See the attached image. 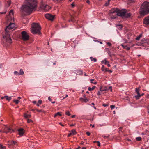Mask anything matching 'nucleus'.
<instances>
[{"label":"nucleus","instance_id":"19","mask_svg":"<svg viewBox=\"0 0 149 149\" xmlns=\"http://www.w3.org/2000/svg\"><path fill=\"white\" fill-rule=\"evenodd\" d=\"M13 12L12 10H11L9 13V15L11 17L12 16H13Z\"/></svg>","mask_w":149,"mask_h":149},{"label":"nucleus","instance_id":"54","mask_svg":"<svg viewBox=\"0 0 149 149\" xmlns=\"http://www.w3.org/2000/svg\"><path fill=\"white\" fill-rule=\"evenodd\" d=\"M104 91H108L109 90V89H107V88H105L104 89Z\"/></svg>","mask_w":149,"mask_h":149},{"label":"nucleus","instance_id":"33","mask_svg":"<svg viewBox=\"0 0 149 149\" xmlns=\"http://www.w3.org/2000/svg\"><path fill=\"white\" fill-rule=\"evenodd\" d=\"M115 107V106L113 105H111L110 106V107L111 108V109L112 110Z\"/></svg>","mask_w":149,"mask_h":149},{"label":"nucleus","instance_id":"13","mask_svg":"<svg viewBox=\"0 0 149 149\" xmlns=\"http://www.w3.org/2000/svg\"><path fill=\"white\" fill-rule=\"evenodd\" d=\"M18 134L20 136H22L24 133V129L20 128L18 130Z\"/></svg>","mask_w":149,"mask_h":149},{"label":"nucleus","instance_id":"37","mask_svg":"<svg viewBox=\"0 0 149 149\" xmlns=\"http://www.w3.org/2000/svg\"><path fill=\"white\" fill-rule=\"evenodd\" d=\"M125 49H126L127 50H129L130 49V48L129 47H127V46H126V47H125Z\"/></svg>","mask_w":149,"mask_h":149},{"label":"nucleus","instance_id":"42","mask_svg":"<svg viewBox=\"0 0 149 149\" xmlns=\"http://www.w3.org/2000/svg\"><path fill=\"white\" fill-rule=\"evenodd\" d=\"M97 145L98 146H100V142L99 141H97Z\"/></svg>","mask_w":149,"mask_h":149},{"label":"nucleus","instance_id":"26","mask_svg":"<svg viewBox=\"0 0 149 149\" xmlns=\"http://www.w3.org/2000/svg\"><path fill=\"white\" fill-rule=\"evenodd\" d=\"M61 116V114L59 112H58L57 113H56L54 115V117H56L57 116Z\"/></svg>","mask_w":149,"mask_h":149},{"label":"nucleus","instance_id":"24","mask_svg":"<svg viewBox=\"0 0 149 149\" xmlns=\"http://www.w3.org/2000/svg\"><path fill=\"white\" fill-rule=\"evenodd\" d=\"M90 58L91 61H93L94 62H96L97 61V60L95 58H93L92 57H91Z\"/></svg>","mask_w":149,"mask_h":149},{"label":"nucleus","instance_id":"34","mask_svg":"<svg viewBox=\"0 0 149 149\" xmlns=\"http://www.w3.org/2000/svg\"><path fill=\"white\" fill-rule=\"evenodd\" d=\"M109 2L107 1V2H106V3H105V6H108L109 5Z\"/></svg>","mask_w":149,"mask_h":149},{"label":"nucleus","instance_id":"61","mask_svg":"<svg viewBox=\"0 0 149 149\" xmlns=\"http://www.w3.org/2000/svg\"><path fill=\"white\" fill-rule=\"evenodd\" d=\"M59 124L62 126H64V125H63L61 123H60Z\"/></svg>","mask_w":149,"mask_h":149},{"label":"nucleus","instance_id":"21","mask_svg":"<svg viewBox=\"0 0 149 149\" xmlns=\"http://www.w3.org/2000/svg\"><path fill=\"white\" fill-rule=\"evenodd\" d=\"M24 116L25 118H27L30 117L31 116V115L29 114H25L24 115Z\"/></svg>","mask_w":149,"mask_h":149},{"label":"nucleus","instance_id":"38","mask_svg":"<svg viewBox=\"0 0 149 149\" xmlns=\"http://www.w3.org/2000/svg\"><path fill=\"white\" fill-rule=\"evenodd\" d=\"M27 122L28 123H30L31 122H32V121L31 120V119H28L27 120Z\"/></svg>","mask_w":149,"mask_h":149},{"label":"nucleus","instance_id":"31","mask_svg":"<svg viewBox=\"0 0 149 149\" xmlns=\"http://www.w3.org/2000/svg\"><path fill=\"white\" fill-rule=\"evenodd\" d=\"M7 3L8 4V6L9 7V6H10V5L11 3V1L10 0L8 1L7 2Z\"/></svg>","mask_w":149,"mask_h":149},{"label":"nucleus","instance_id":"60","mask_svg":"<svg viewBox=\"0 0 149 149\" xmlns=\"http://www.w3.org/2000/svg\"><path fill=\"white\" fill-rule=\"evenodd\" d=\"M32 102H33V103L34 104H36V101H33Z\"/></svg>","mask_w":149,"mask_h":149},{"label":"nucleus","instance_id":"2","mask_svg":"<svg viewBox=\"0 0 149 149\" xmlns=\"http://www.w3.org/2000/svg\"><path fill=\"white\" fill-rule=\"evenodd\" d=\"M16 28L15 24L10 23L5 29V34L3 36V42L6 46H8L12 42V40L10 38V34L9 33V30H14Z\"/></svg>","mask_w":149,"mask_h":149},{"label":"nucleus","instance_id":"7","mask_svg":"<svg viewBox=\"0 0 149 149\" xmlns=\"http://www.w3.org/2000/svg\"><path fill=\"white\" fill-rule=\"evenodd\" d=\"M4 126L5 127L3 128L4 130L3 132L7 133H11L14 132V131L13 130L11 129L10 128L5 125Z\"/></svg>","mask_w":149,"mask_h":149},{"label":"nucleus","instance_id":"11","mask_svg":"<svg viewBox=\"0 0 149 149\" xmlns=\"http://www.w3.org/2000/svg\"><path fill=\"white\" fill-rule=\"evenodd\" d=\"M45 16L47 19L51 21L53 20L54 18V16L49 14H45Z\"/></svg>","mask_w":149,"mask_h":149},{"label":"nucleus","instance_id":"18","mask_svg":"<svg viewBox=\"0 0 149 149\" xmlns=\"http://www.w3.org/2000/svg\"><path fill=\"white\" fill-rule=\"evenodd\" d=\"M142 36V34H141L135 38V39L137 40H139Z\"/></svg>","mask_w":149,"mask_h":149},{"label":"nucleus","instance_id":"44","mask_svg":"<svg viewBox=\"0 0 149 149\" xmlns=\"http://www.w3.org/2000/svg\"><path fill=\"white\" fill-rule=\"evenodd\" d=\"M86 134L88 135V136H90V132H86Z\"/></svg>","mask_w":149,"mask_h":149},{"label":"nucleus","instance_id":"16","mask_svg":"<svg viewBox=\"0 0 149 149\" xmlns=\"http://www.w3.org/2000/svg\"><path fill=\"white\" fill-rule=\"evenodd\" d=\"M71 133L72 135H74L76 134L77 133V132L75 131V130L74 129L72 130L70 132Z\"/></svg>","mask_w":149,"mask_h":149},{"label":"nucleus","instance_id":"49","mask_svg":"<svg viewBox=\"0 0 149 149\" xmlns=\"http://www.w3.org/2000/svg\"><path fill=\"white\" fill-rule=\"evenodd\" d=\"M94 80V79H91L90 80L91 82L93 83V81Z\"/></svg>","mask_w":149,"mask_h":149},{"label":"nucleus","instance_id":"63","mask_svg":"<svg viewBox=\"0 0 149 149\" xmlns=\"http://www.w3.org/2000/svg\"><path fill=\"white\" fill-rule=\"evenodd\" d=\"M74 124H71V125H70V126H74Z\"/></svg>","mask_w":149,"mask_h":149},{"label":"nucleus","instance_id":"64","mask_svg":"<svg viewBox=\"0 0 149 149\" xmlns=\"http://www.w3.org/2000/svg\"><path fill=\"white\" fill-rule=\"evenodd\" d=\"M82 149H86V148L85 147H83L82 148Z\"/></svg>","mask_w":149,"mask_h":149},{"label":"nucleus","instance_id":"32","mask_svg":"<svg viewBox=\"0 0 149 149\" xmlns=\"http://www.w3.org/2000/svg\"><path fill=\"white\" fill-rule=\"evenodd\" d=\"M14 74L15 75H19V72L17 71H15L14 72Z\"/></svg>","mask_w":149,"mask_h":149},{"label":"nucleus","instance_id":"58","mask_svg":"<svg viewBox=\"0 0 149 149\" xmlns=\"http://www.w3.org/2000/svg\"><path fill=\"white\" fill-rule=\"evenodd\" d=\"M90 126H92V127H94V125H92L91 124L90 125Z\"/></svg>","mask_w":149,"mask_h":149},{"label":"nucleus","instance_id":"25","mask_svg":"<svg viewBox=\"0 0 149 149\" xmlns=\"http://www.w3.org/2000/svg\"><path fill=\"white\" fill-rule=\"evenodd\" d=\"M5 146H3L2 145L0 144V149H6Z\"/></svg>","mask_w":149,"mask_h":149},{"label":"nucleus","instance_id":"56","mask_svg":"<svg viewBox=\"0 0 149 149\" xmlns=\"http://www.w3.org/2000/svg\"><path fill=\"white\" fill-rule=\"evenodd\" d=\"M68 96V95H66L65 97L63 98V99H64L67 97Z\"/></svg>","mask_w":149,"mask_h":149},{"label":"nucleus","instance_id":"29","mask_svg":"<svg viewBox=\"0 0 149 149\" xmlns=\"http://www.w3.org/2000/svg\"><path fill=\"white\" fill-rule=\"evenodd\" d=\"M65 114L68 116H70V114L69 111H66L65 112Z\"/></svg>","mask_w":149,"mask_h":149},{"label":"nucleus","instance_id":"47","mask_svg":"<svg viewBox=\"0 0 149 149\" xmlns=\"http://www.w3.org/2000/svg\"><path fill=\"white\" fill-rule=\"evenodd\" d=\"M104 107H106L107 106H108V104H103L102 105Z\"/></svg>","mask_w":149,"mask_h":149},{"label":"nucleus","instance_id":"39","mask_svg":"<svg viewBox=\"0 0 149 149\" xmlns=\"http://www.w3.org/2000/svg\"><path fill=\"white\" fill-rule=\"evenodd\" d=\"M106 44L109 46H111V44L109 42H107Z\"/></svg>","mask_w":149,"mask_h":149},{"label":"nucleus","instance_id":"40","mask_svg":"<svg viewBox=\"0 0 149 149\" xmlns=\"http://www.w3.org/2000/svg\"><path fill=\"white\" fill-rule=\"evenodd\" d=\"M35 110L39 112H41L42 111V110H39L37 109H35Z\"/></svg>","mask_w":149,"mask_h":149},{"label":"nucleus","instance_id":"35","mask_svg":"<svg viewBox=\"0 0 149 149\" xmlns=\"http://www.w3.org/2000/svg\"><path fill=\"white\" fill-rule=\"evenodd\" d=\"M107 89H109V90H110L111 92L112 91V87L111 86H109Z\"/></svg>","mask_w":149,"mask_h":149},{"label":"nucleus","instance_id":"4","mask_svg":"<svg viewBox=\"0 0 149 149\" xmlns=\"http://www.w3.org/2000/svg\"><path fill=\"white\" fill-rule=\"evenodd\" d=\"M32 26L31 31L32 33L36 34L38 33L39 34H40V30L41 29V27L38 24L33 23L32 25Z\"/></svg>","mask_w":149,"mask_h":149},{"label":"nucleus","instance_id":"27","mask_svg":"<svg viewBox=\"0 0 149 149\" xmlns=\"http://www.w3.org/2000/svg\"><path fill=\"white\" fill-rule=\"evenodd\" d=\"M83 101L85 102H86L88 101V100L86 97L84 98H81Z\"/></svg>","mask_w":149,"mask_h":149},{"label":"nucleus","instance_id":"8","mask_svg":"<svg viewBox=\"0 0 149 149\" xmlns=\"http://www.w3.org/2000/svg\"><path fill=\"white\" fill-rule=\"evenodd\" d=\"M126 13V10H119L117 12V15L118 16L123 17L125 16Z\"/></svg>","mask_w":149,"mask_h":149},{"label":"nucleus","instance_id":"5","mask_svg":"<svg viewBox=\"0 0 149 149\" xmlns=\"http://www.w3.org/2000/svg\"><path fill=\"white\" fill-rule=\"evenodd\" d=\"M40 8L42 10L47 11L49 10L50 8V6L47 5H46L42 3L40 5Z\"/></svg>","mask_w":149,"mask_h":149},{"label":"nucleus","instance_id":"20","mask_svg":"<svg viewBox=\"0 0 149 149\" xmlns=\"http://www.w3.org/2000/svg\"><path fill=\"white\" fill-rule=\"evenodd\" d=\"M19 75H22L24 74V72L23 71L22 69H21L20 70L19 72Z\"/></svg>","mask_w":149,"mask_h":149},{"label":"nucleus","instance_id":"14","mask_svg":"<svg viewBox=\"0 0 149 149\" xmlns=\"http://www.w3.org/2000/svg\"><path fill=\"white\" fill-rule=\"evenodd\" d=\"M11 97H9L8 96L6 95L2 97L1 98V99H3L4 98H6L7 100L9 101L11 99Z\"/></svg>","mask_w":149,"mask_h":149},{"label":"nucleus","instance_id":"15","mask_svg":"<svg viewBox=\"0 0 149 149\" xmlns=\"http://www.w3.org/2000/svg\"><path fill=\"white\" fill-rule=\"evenodd\" d=\"M131 16V14L130 13H128L127 14L126 13L124 17L126 18H129Z\"/></svg>","mask_w":149,"mask_h":149},{"label":"nucleus","instance_id":"9","mask_svg":"<svg viewBox=\"0 0 149 149\" xmlns=\"http://www.w3.org/2000/svg\"><path fill=\"white\" fill-rule=\"evenodd\" d=\"M140 90V88H136V92L137 94V95L135 96V97L136 99H138L142 95H144V93H143L142 95H140L139 93V91Z\"/></svg>","mask_w":149,"mask_h":149},{"label":"nucleus","instance_id":"3","mask_svg":"<svg viewBox=\"0 0 149 149\" xmlns=\"http://www.w3.org/2000/svg\"><path fill=\"white\" fill-rule=\"evenodd\" d=\"M140 13L144 16L149 13V3L144 2L142 5L140 9Z\"/></svg>","mask_w":149,"mask_h":149},{"label":"nucleus","instance_id":"10","mask_svg":"<svg viewBox=\"0 0 149 149\" xmlns=\"http://www.w3.org/2000/svg\"><path fill=\"white\" fill-rule=\"evenodd\" d=\"M143 23L146 26L149 25V16L146 17L143 19Z\"/></svg>","mask_w":149,"mask_h":149},{"label":"nucleus","instance_id":"23","mask_svg":"<svg viewBox=\"0 0 149 149\" xmlns=\"http://www.w3.org/2000/svg\"><path fill=\"white\" fill-rule=\"evenodd\" d=\"M116 27L119 29H121L122 28V26L121 25L119 24L116 25Z\"/></svg>","mask_w":149,"mask_h":149},{"label":"nucleus","instance_id":"53","mask_svg":"<svg viewBox=\"0 0 149 149\" xmlns=\"http://www.w3.org/2000/svg\"><path fill=\"white\" fill-rule=\"evenodd\" d=\"M48 99L50 101H51L52 100V99H51V98H50V97H48Z\"/></svg>","mask_w":149,"mask_h":149},{"label":"nucleus","instance_id":"1","mask_svg":"<svg viewBox=\"0 0 149 149\" xmlns=\"http://www.w3.org/2000/svg\"><path fill=\"white\" fill-rule=\"evenodd\" d=\"M36 6V0H25V4L21 7V11L25 13L27 15H30L33 11L35 10Z\"/></svg>","mask_w":149,"mask_h":149},{"label":"nucleus","instance_id":"55","mask_svg":"<svg viewBox=\"0 0 149 149\" xmlns=\"http://www.w3.org/2000/svg\"><path fill=\"white\" fill-rule=\"evenodd\" d=\"M102 136L104 138H107L108 137L107 136H106L104 135H103Z\"/></svg>","mask_w":149,"mask_h":149},{"label":"nucleus","instance_id":"41","mask_svg":"<svg viewBox=\"0 0 149 149\" xmlns=\"http://www.w3.org/2000/svg\"><path fill=\"white\" fill-rule=\"evenodd\" d=\"M72 135L71 133L70 132V133L68 134L67 136L69 137H70V136Z\"/></svg>","mask_w":149,"mask_h":149},{"label":"nucleus","instance_id":"43","mask_svg":"<svg viewBox=\"0 0 149 149\" xmlns=\"http://www.w3.org/2000/svg\"><path fill=\"white\" fill-rule=\"evenodd\" d=\"M100 91L101 92H102V91H104V89H102V87H100Z\"/></svg>","mask_w":149,"mask_h":149},{"label":"nucleus","instance_id":"12","mask_svg":"<svg viewBox=\"0 0 149 149\" xmlns=\"http://www.w3.org/2000/svg\"><path fill=\"white\" fill-rule=\"evenodd\" d=\"M17 143L16 141H8V145L9 146V148H11V146H14L15 145H17Z\"/></svg>","mask_w":149,"mask_h":149},{"label":"nucleus","instance_id":"17","mask_svg":"<svg viewBox=\"0 0 149 149\" xmlns=\"http://www.w3.org/2000/svg\"><path fill=\"white\" fill-rule=\"evenodd\" d=\"M101 62L102 63H104V64L105 65H107V63H109V62L108 61H106V59H105L104 60H102L101 61Z\"/></svg>","mask_w":149,"mask_h":149},{"label":"nucleus","instance_id":"50","mask_svg":"<svg viewBox=\"0 0 149 149\" xmlns=\"http://www.w3.org/2000/svg\"><path fill=\"white\" fill-rule=\"evenodd\" d=\"M101 95V93L99 91H98L97 93V95L98 96L100 95Z\"/></svg>","mask_w":149,"mask_h":149},{"label":"nucleus","instance_id":"45","mask_svg":"<svg viewBox=\"0 0 149 149\" xmlns=\"http://www.w3.org/2000/svg\"><path fill=\"white\" fill-rule=\"evenodd\" d=\"M121 45L124 49H125V47H126V46H124L123 44H121Z\"/></svg>","mask_w":149,"mask_h":149},{"label":"nucleus","instance_id":"28","mask_svg":"<svg viewBox=\"0 0 149 149\" xmlns=\"http://www.w3.org/2000/svg\"><path fill=\"white\" fill-rule=\"evenodd\" d=\"M19 101L17 100H14V102L16 104H17L19 102Z\"/></svg>","mask_w":149,"mask_h":149},{"label":"nucleus","instance_id":"57","mask_svg":"<svg viewBox=\"0 0 149 149\" xmlns=\"http://www.w3.org/2000/svg\"><path fill=\"white\" fill-rule=\"evenodd\" d=\"M75 115H73L71 116V117L72 118H75Z\"/></svg>","mask_w":149,"mask_h":149},{"label":"nucleus","instance_id":"59","mask_svg":"<svg viewBox=\"0 0 149 149\" xmlns=\"http://www.w3.org/2000/svg\"><path fill=\"white\" fill-rule=\"evenodd\" d=\"M107 66L108 67H110V64H109V63H108L107 64Z\"/></svg>","mask_w":149,"mask_h":149},{"label":"nucleus","instance_id":"22","mask_svg":"<svg viewBox=\"0 0 149 149\" xmlns=\"http://www.w3.org/2000/svg\"><path fill=\"white\" fill-rule=\"evenodd\" d=\"M95 87H96L95 86H93L92 88L89 87L88 88V90L90 91H91L93 90H94Z\"/></svg>","mask_w":149,"mask_h":149},{"label":"nucleus","instance_id":"51","mask_svg":"<svg viewBox=\"0 0 149 149\" xmlns=\"http://www.w3.org/2000/svg\"><path fill=\"white\" fill-rule=\"evenodd\" d=\"M104 65H102L101 68H102V71H104Z\"/></svg>","mask_w":149,"mask_h":149},{"label":"nucleus","instance_id":"62","mask_svg":"<svg viewBox=\"0 0 149 149\" xmlns=\"http://www.w3.org/2000/svg\"><path fill=\"white\" fill-rule=\"evenodd\" d=\"M86 2L89 4L90 3V1L89 0H87V1H86Z\"/></svg>","mask_w":149,"mask_h":149},{"label":"nucleus","instance_id":"46","mask_svg":"<svg viewBox=\"0 0 149 149\" xmlns=\"http://www.w3.org/2000/svg\"><path fill=\"white\" fill-rule=\"evenodd\" d=\"M71 5L72 7H74L75 6V4H74V3H72L71 4Z\"/></svg>","mask_w":149,"mask_h":149},{"label":"nucleus","instance_id":"52","mask_svg":"<svg viewBox=\"0 0 149 149\" xmlns=\"http://www.w3.org/2000/svg\"><path fill=\"white\" fill-rule=\"evenodd\" d=\"M6 13V11H5V12H2L0 13L1 14H4Z\"/></svg>","mask_w":149,"mask_h":149},{"label":"nucleus","instance_id":"48","mask_svg":"<svg viewBox=\"0 0 149 149\" xmlns=\"http://www.w3.org/2000/svg\"><path fill=\"white\" fill-rule=\"evenodd\" d=\"M69 22L70 21H72L73 22H74V20L73 19H72L71 20H69L68 21Z\"/></svg>","mask_w":149,"mask_h":149},{"label":"nucleus","instance_id":"30","mask_svg":"<svg viewBox=\"0 0 149 149\" xmlns=\"http://www.w3.org/2000/svg\"><path fill=\"white\" fill-rule=\"evenodd\" d=\"M141 139V138L140 137H137L136 138V140L137 141H140Z\"/></svg>","mask_w":149,"mask_h":149},{"label":"nucleus","instance_id":"6","mask_svg":"<svg viewBox=\"0 0 149 149\" xmlns=\"http://www.w3.org/2000/svg\"><path fill=\"white\" fill-rule=\"evenodd\" d=\"M22 39L24 41H26L29 39V36L25 31H23L21 32Z\"/></svg>","mask_w":149,"mask_h":149},{"label":"nucleus","instance_id":"36","mask_svg":"<svg viewBox=\"0 0 149 149\" xmlns=\"http://www.w3.org/2000/svg\"><path fill=\"white\" fill-rule=\"evenodd\" d=\"M42 101L41 100H39L38 101V103L40 104H42Z\"/></svg>","mask_w":149,"mask_h":149}]
</instances>
